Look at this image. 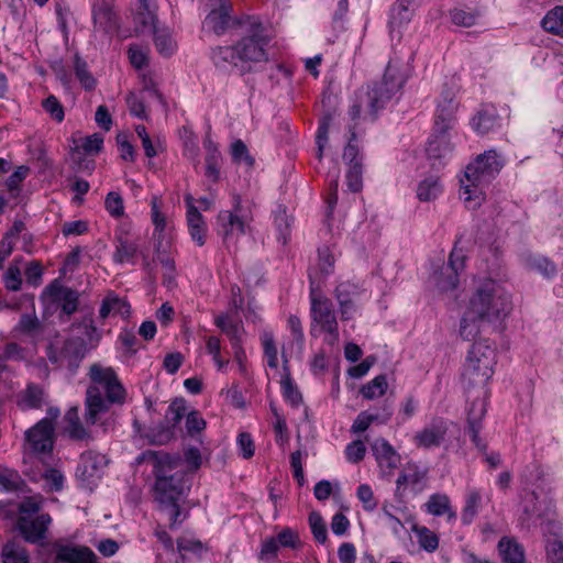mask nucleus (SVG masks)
<instances>
[{
    "instance_id": "nucleus-1",
    "label": "nucleus",
    "mask_w": 563,
    "mask_h": 563,
    "mask_svg": "<svg viewBox=\"0 0 563 563\" xmlns=\"http://www.w3.org/2000/svg\"><path fill=\"white\" fill-rule=\"evenodd\" d=\"M89 377L91 385L87 389L86 422L99 424L107 431L113 424L108 405L123 404L125 389L111 367L93 364L89 369Z\"/></svg>"
},
{
    "instance_id": "nucleus-2",
    "label": "nucleus",
    "mask_w": 563,
    "mask_h": 563,
    "mask_svg": "<svg viewBox=\"0 0 563 563\" xmlns=\"http://www.w3.org/2000/svg\"><path fill=\"white\" fill-rule=\"evenodd\" d=\"M153 472L156 481L155 499L161 507H169L179 503L187 488L186 475L178 470L179 460L166 453L151 454Z\"/></svg>"
},
{
    "instance_id": "nucleus-3",
    "label": "nucleus",
    "mask_w": 563,
    "mask_h": 563,
    "mask_svg": "<svg viewBox=\"0 0 563 563\" xmlns=\"http://www.w3.org/2000/svg\"><path fill=\"white\" fill-rule=\"evenodd\" d=\"M493 180V151H485L470 162L459 177L460 199L475 210L486 200V190Z\"/></svg>"
},
{
    "instance_id": "nucleus-4",
    "label": "nucleus",
    "mask_w": 563,
    "mask_h": 563,
    "mask_svg": "<svg viewBox=\"0 0 563 563\" xmlns=\"http://www.w3.org/2000/svg\"><path fill=\"white\" fill-rule=\"evenodd\" d=\"M493 309V279L490 273L476 280L475 290L470 298L468 307L460 325V334L464 340L473 339L479 331L475 321H489Z\"/></svg>"
},
{
    "instance_id": "nucleus-5",
    "label": "nucleus",
    "mask_w": 563,
    "mask_h": 563,
    "mask_svg": "<svg viewBox=\"0 0 563 563\" xmlns=\"http://www.w3.org/2000/svg\"><path fill=\"white\" fill-rule=\"evenodd\" d=\"M249 25V33L236 44L242 68L245 64L262 63L268 59L269 34L257 21H251Z\"/></svg>"
},
{
    "instance_id": "nucleus-6",
    "label": "nucleus",
    "mask_w": 563,
    "mask_h": 563,
    "mask_svg": "<svg viewBox=\"0 0 563 563\" xmlns=\"http://www.w3.org/2000/svg\"><path fill=\"white\" fill-rule=\"evenodd\" d=\"M405 81L406 79L399 69L389 64L383 80L376 82L367 92L371 113L374 114L376 111L384 108L389 100L396 97Z\"/></svg>"
},
{
    "instance_id": "nucleus-7",
    "label": "nucleus",
    "mask_w": 563,
    "mask_h": 563,
    "mask_svg": "<svg viewBox=\"0 0 563 563\" xmlns=\"http://www.w3.org/2000/svg\"><path fill=\"white\" fill-rule=\"evenodd\" d=\"M85 345L80 339L56 338L46 346V356L55 366L75 367L84 357Z\"/></svg>"
},
{
    "instance_id": "nucleus-8",
    "label": "nucleus",
    "mask_w": 563,
    "mask_h": 563,
    "mask_svg": "<svg viewBox=\"0 0 563 563\" xmlns=\"http://www.w3.org/2000/svg\"><path fill=\"white\" fill-rule=\"evenodd\" d=\"M187 411L186 401L184 399L174 400L167 408L166 420L170 424L168 428H162L157 433L154 430L146 431L141 427L139 421L133 422V428L142 438H146L152 444L167 443L174 435L173 428L177 427Z\"/></svg>"
},
{
    "instance_id": "nucleus-9",
    "label": "nucleus",
    "mask_w": 563,
    "mask_h": 563,
    "mask_svg": "<svg viewBox=\"0 0 563 563\" xmlns=\"http://www.w3.org/2000/svg\"><path fill=\"white\" fill-rule=\"evenodd\" d=\"M493 349L488 340H478L468 352L465 365V374L470 378L481 377L477 383L486 382L493 372Z\"/></svg>"
},
{
    "instance_id": "nucleus-10",
    "label": "nucleus",
    "mask_w": 563,
    "mask_h": 563,
    "mask_svg": "<svg viewBox=\"0 0 563 563\" xmlns=\"http://www.w3.org/2000/svg\"><path fill=\"white\" fill-rule=\"evenodd\" d=\"M309 278L312 287L310 295V314L312 319L310 333L311 335H318L319 331L336 325L338 321L332 301L329 298L314 292L313 285L316 282L312 273L309 274Z\"/></svg>"
},
{
    "instance_id": "nucleus-11",
    "label": "nucleus",
    "mask_w": 563,
    "mask_h": 563,
    "mask_svg": "<svg viewBox=\"0 0 563 563\" xmlns=\"http://www.w3.org/2000/svg\"><path fill=\"white\" fill-rule=\"evenodd\" d=\"M456 131L438 132L432 129V133L428 139L426 154L433 167H443L451 159L454 152V143L452 142Z\"/></svg>"
},
{
    "instance_id": "nucleus-12",
    "label": "nucleus",
    "mask_w": 563,
    "mask_h": 563,
    "mask_svg": "<svg viewBox=\"0 0 563 563\" xmlns=\"http://www.w3.org/2000/svg\"><path fill=\"white\" fill-rule=\"evenodd\" d=\"M459 102L452 89H444L437 103L433 129L438 132L455 131L457 124L456 112Z\"/></svg>"
},
{
    "instance_id": "nucleus-13",
    "label": "nucleus",
    "mask_w": 563,
    "mask_h": 563,
    "mask_svg": "<svg viewBox=\"0 0 563 563\" xmlns=\"http://www.w3.org/2000/svg\"><path fill=\"white\" fill-rule=\"evenodd\" d=\"M55 427L49 419L40 420L25 434V449L32 454H45L53 450Z\"/></svg>"
},
{
    "instance_id": "nucleus-14",
    "label": "nucleus",
    "mask_w": 563,
    "mask_h": 563,
    "mask_svg": "<svg viewBox=\"0 0 563 563\" xmlns=\"http://www.w3.org/2000/svg\"><path fill=\"white\" fill-rule=\"evenodd\" d=\"M466 254L463 249L454 246L449 257L448 267L437 278L441 291H452L459 286V275L465 268Z\"/></svg>"
},
{
    "instance_id": "nucleus-15",
    "label": "nucleus",
    "mask_w": 563,
    "mask_h": 563,
    "mask_svg": "<svg viewBox=\"0 0 563 563\" xmlns=\"http://www.w3.org/2000/svg\"><path fill=\"white\" fill-rule=\"evenodd\" d=\"M51 521V516L47 514L38 515L35 518L19 516L16 528L25 541L30 543H38L45 539V533Z\"/></svg>"
},
{
    "instance_id": "nucleus-16",
    "label": "nucleus",
    "mask_w": 563,
    "mask_h": 563,
    "mask_svg": "<svg viewBox=\"0 0 563 563\" xmlns=\"http://www.w3.org/2000/svg\"><path fill=\"white\" fill-rule=\"evenodd\" d=\"M44 295L57 305L63 314L68 317L76 312L78 308V292L63 286L57 280L45 288Z\"/></svg>"
},
{
    "instance_id": "nucleus-17",
    "label": "nucleus",
    "mask_w": 563,
    "mask_h": 563,
    "mask_svg": "<svg viewBox=\"0 0 563 563\" xmlns=\"http://www.w3.org/2000/svg\"><path fill=\"white\" fill-rule=\"evenodd\" d=\"M231 4L221 1L218 8L212 9L203 21V30L212 32L217 35H223L228 30L232 29L236 21L231 15Z\"/></svg>"
},
{
    "instance_id": "nucleus-18",
    "label": "nucleus",
    "mask_w": 563,
    "mask_h": 563,
    "mask_svg": "<svg viewBox=\"0 0 563 563\" xmlns=\"http://www.w3.org/2000/svg\"><path fill=\"white\" fill-rule=\"evenodd\" d=\"M446 431V422L441 418H437L421 431L417 432L413 437V441L419 448L430 449L440 446L444 440Z\"/></svg>"
},
{
    "instance_id": "nucleus-19",
    "label": "nucleus",
    "mask_w": 563,
    "mask_h": 563,
    "mask_svg": "<svg viewBox=\"0 0 563 563\" xmlns=\"http://www.w3.org/2000/svg\"><path fill=\"white\" fill-rule=\"evenodd\" d=\"M287 328L290 332V342L283 346L282 357L284 368L294 354L300 356L305 347V334L300 319L297 316H290L287 321Z\"/></svg>"
},
{
    "instance_id": "nucleus-20",
    "label": "nucleus",
    "mask_w": 563,
    "mask_h": 563,
    "mask_svg": "<svg viewBox=\"0 0 563 563\" xmlns=\"http://www.w3.org/2000/svg\"><path fill=\"white\" fill-rule=\"evenodd\" d=\"M422 0H397L390 9L389 27L391 34L400 31L412 19Z\"/></svg>"
},
{
    "instance_id": "nucleus-21",
    "label": "nucleus",
    "mask_w": 563,
    "mask_h": 563,
    "mask_svg": "<svg viewBox=\"0 0 563 563\" xmlns=\"http://www.w3.org/2000/svg\"><path fill=\"white\" fill-rule=\"evenodd\" d=\"M95 27L107 34L118 31L119 20L111 4L106 0H97L92 5Z\"/></svg>"
},
{
    "instance_id": "nucleus-22",
    "label": "nucleus",
    "mask_w": 563,
    "mask_h": 563,
    "mask_svg": "<svg viewBox=\"0 0 563 563\" xmlns=\"http://www.w3.org/2000/svg\"><path fill=\"white\" fill-rule=\"evenodd\" d=\"M219 232L222 234L225 241L235 236L245 234L249 222L247 219L235 212L222 211L218 217Z\"/></svg>"
},
{
    "instance_id": "nucleus-23",
    "label": "nucleus",
    "mask_w": 563,
    "mask_h": 563,
    "mask_svg": "<svg viewBox=\"0 0 563 563\" xmlns=\"http://www.w3.org/2000/svg\"><path fill=\"white\" fill-rule=\"evenodd\" d=\"M139 7L134 14V30L139 34L153 33L156 25V5L153 0H137Z\"/></svg>"
},
{
    "instance_id": "nucleus-24",
    "label": "nucleus",
    "mask_w": 563,
    "mask_h": 563,
    "mask_svg": "<svg viewBox=\"0 0 563 563\" xmlns=\"http://www.w3.org/2000/svg\"><path fill=\"white\" fill-rule=\"evenodd\" d=\"M488 404L489 396L487 391H485L484 397L482 399H474L468 409L467 420L470 424V431L472 433V441L481 450H485L486 444L482 443V440L478 434L481 430L479 422L486 415Z\"/></svg>"
},
{
    "instance_id": "nucleus-25",
    "label": "nucleus",
    "mask_w": 563,
    "mask_h": 563,
    "mask_svg": "<svg viewBox=\"0 0 563 563\" xmlns=\"http://www.w3.org/2000/svg\"><path fill=\"white\" fill-rule=\"evenodd\" d=\"M56 563H99L95 552L88 547L60 545L56 549Z\"/></svg>"
},
{
    "instance_id": "nucleus-26",
    "label": "nucleus",
    "mask_w": 563,
    "mask_h": 563,
    "mask_svg": "<svg viewBox=\"0 0 563 563\" xmlns=\"http://www.w3.org/2000/svg\"><path fill=\"white\" fill-rule=\"evenodd\" d=\"M107 465L104 455L93 452H88L81 455L80 463L77 467V475L81 476L84 481L93 483L96 478L100 477V472Z\"/></svg>"
},
{
    "instance_id": "nucleus-27",
    "label": "nucleus",
    "mask_w": 563,
    "mask_h": 563,
    "mask_svg": "<svg viewBox=\"0 0 563 563\" xmlns=\"http://www.w3.org/2000/svg\"><path fill=\"white\" fill-rule=\"evenodd\" d=\"M47 394L45 389L35 384L29 383L18 395V406L23 410L40 409L46 404Z\"/></svg>"
},
{
    "instance_id": "nucleus-28",
    "label": "nucleus",
    "mask_w": 563,
    "mask_h": 563,
    "mask_svg": "<svg viewBox=\"0 0 563 563\" xmlns=\"http://www.w3.org/2000/svg\"><path fill=\"white\" fill-rule=\"evenodd\" d=\"M210 58L213 65L222 71H230L241 65L236 45L217 46L211 49Z\"/></svg>"
},
{
    "instance_id": "nucleus-29",
    "label": "nucleus",
    "mask_w": 563,
    "mask_h": 563,
    "mask_svg": "<svg viewBox=\"0 0 563 563\" xmlns=\"http://www.w3.org/2000/svg\"><path fill=\"white\" fill-rule=\"evenodd\" d=\"M187 203V222L189 234L199 246L203 245L206 242V224L202 216L198 211V209L194 206L191 198H186Z\"/></svg>"
},
{
    "instance_id": "nucleus-30",
    "label": "nucleus",
    "mask_w": 563,
    "mask_h": 563,
    "mask_svg": "<svg viewBox=\"0 0 563 563\" xmlns=\"http://www.w3.org/2000/svg\"><path fill=\"white\" fill-rule=\"evenodd\" d=\"M214 324L228 336L231 346L243 344L244 328L241 322L234 321L229 313L216 316Z\"/></svg>"
},
{
    "instance_id": "nucleus-31",
    "label": "nucleus",
    "mask_w": 563,
    "mask_h": 563,
    "mask_svg": "<svg viewBox=\"0 0 563 563\" xmlns=\"http://www.w3.org/2000/svg\"><path fill=\"white\" fill-rule=\"evenodd\" d=\"M129 314L130 305L125 301L124 298H121L112 291L107 294L99 309V317L101 319H107L114 316L128 317Z\"/></svg>"
},
{
    "instance_id": "nucleus-32",
    "label": "nucleus",
    "mask_w": 563,
    "mask_h": 563,
    "mask_svg": "<svg viewBox=\"0 0 563 563\" xmlns=\"http://www.w3.org/2000/svg\"><path fill=\"white\" fill-rule=\"evenodd\" d=\"M151 217L154 224L153 236L155 243H158L161 240H163V243L169 241L167 234L168 221L166 216L162 212V200L157 196H153L151 199Z\"/></svg>"
},
{
    "instance_id": "nucleus-33",
    "label": "nucleus",
    "mask_w": 563,
    "mask_h": 563,
    "mask_svg": "<svg viewBox=\"0 0 563 563\" xmlns=\"http://www.w3.org/2000/svg\"><path fill=\"white\" fill-rule=\"evenodd\" d=\"M497 548L504 563H525L523 548L516 539L504 537Z\"/></svg>"
},
{
    "instance_id": "nucleus-34",
    "label": "nucleus",
    "mask_w": 563,
    "mask_h": 563,
    "mask_svg": "<svg viewBox=\"0 0 563 563\" xmlns=\"http://www.w3.org/2000/svg\"><path fill=\"white\" fill-rule=\"evenodd\" d=\"M443 192V185L438 176L431 175L417 185L416 196L421 202H430L438 199Z\"/></svg>"
},
{
    "instance_id": "nucleus-35",
    "label": "nucleus",
    "mask_w": 563,
    "mask_h": 563,
    "mask_svg": "<svg viewBox=\"0 0 563 563\" xmlns=\"http://www.w3.org/2000/svg\"><path fill=\"white\" fill-rule=\"evenodd\" d=\"M373 452L380 467L396 468L399 463V455L393 446L384 439H377L373 443Z\"/></svg>"
},
{
    "instance_id": "nucleus-36",
    "label": "nucleus",
    "mask_w": 563,
    "mask_h": 563,
    "mask_svg": "<svg viewBox=\"0 0 563 563\" xmlns=\"http://www.w3.org/2000/svg\"><path fill=\"white\" fill-rule=\"evenodd\" d=\"M512 308L510 294L504 287L495 286V319H500L499 330L504 331L507 328L505 321Z\"/></svg>"
},
{
    "instance_id": "nucleus-37",
    "label": "nucleus",
    "mask_w": 563,
    "mask_h": 563,
    "mask_svg": "<svg viewBox=\"0 0 563 563\" xmlns=\"http://www.w3.org/2000/svg\"><path fill=\"white\" fill-rule=\"evenodd\" d=\"M1 563H30L29 551L14 540L7 541L0 551Z\"/></svg>"
},
{
    "instance_id": "nucleus-38",
    "label": "nucleus",
    "mask_w": 563,
    "mask_h": 563,
    "mask_svg": "<svg viewBox=\"0 0 563 563\" xmlns=\"http://www.w3.org/2000/svg\"><path fill=\"white\" fill-rule=\"evenodd\" d=\"M424 510L433 516H442L448 514V519H455L456 514L452 510L450 498L445 494H433L423 505Z\"/></svg>"
},
{
    "instance_id": "nucleus-39",
    "label": "nucleus",
    "mask_w": 563,
    "mask_h": 563,
    "mask_svg": "<svg viewBox=\"0 0 563 563\" xmlns=\"http://www.w3.org/2000/svg\"><path fill=\"white\" fill-rule=\"evenodd\" d=\"M169 241L163 243V240L155 243L156 258L164 268V278L167 286H172L175 279L174 258L167 253Z\"/></svg>"
},
{
    "instance_id": "nucleus-40",
    "label": "nucleus",
    "mask_w": 563,
    "mask_h": 563,
    "mask_svg": "<svg viewBox=\"0 0 563 563\" xmlns=\"http://www.w3.org/2000/svg\"><path fill=\"white\" fill-rule=\"evenodd\" d=\"M153 34L155 47L161 55L167 57L176 52L177 44L168 27L158 26Z\"/></svg>"
},
{
    "instance_id": "nucleus-41",
    "label": "nucleus",
    "mask_w": 563,
    "mask_h": 563,
    "mask_svg": "<svg viewBox=\"0 0 563 563\" xmlns=\"http://www.w3.org/2000/svg\"><path fill=\"white\" fill-rule=\"evenodd\" d=\"M559 529L560 526L552 521L543 528L544 531L553 534V539H549L547 544L548 556L553 563H563V541L558 536Z\"/></svg>"
},
{
    "instance_id": "nucleus-42",
    "label": "nucleus",
    "mask_w": 563,
    "mask_h": 563,
    "mask_svg": "<svg viewBox=\"0 0 563 563\" xmlns=\"http://www.w3.org/2000/svg\"><path fill=\"white\" fill-rule=\"evenodd\" d=\"M65 431L74 440H85L88 438V432L80 423L79 412L77 407H71L67 410L64 417Z\"/></svg>"
},
{
    "instance_id": "nucleus-43",
    "label": "nucleus",
    "mask_w": 563,
    "mask_h": 563,
    "mask_svg": "<svg viewBox=\"0 0 563 563\" xmlns=\"http://www.w3.org/2000/svg\"><path fill=\"white\" fill-rule=\"evenodd\" d=\"M261 344L263 347L264 358L269 368L277 371L278 368V350L275 343L273 332L264 331L261 336Z\"/></svg>"
},
{
    "instance_id": "nucleus-44",
    "label": "nucleus",
    "mask_w": 563,
    "mask_h": 563,
    "mask_svg": "<svg viewBox=\"0 0 563 563\" xmlns=\"http://www.w3.org/2000/svg\"><path fill=\"white\" fill-rule=\"evenodd\" d=\"M472 130L479 134H487L493 128V114L489 106L482 107L471 119Z\"/></svg>"
},
{
    "instance_id": "nucleus-45",
    "label": "nucleus",
    "mask_w": 563,
    "mask_h": 563,
    "mask_svg": "<svg viewBox=\"0 0 563 563\" xmlns=\"http://www.w3.org/2000/svg\"><path fill=\"white\" fill-rule=\"evenodd\" d=\"M285 374L282 376L280 379V386H282V394L286 402H288L291 407H299V405L302 401V396L300 391L298 390L297 386L291 380L288 368H284Z\"/></svg>"
},
{
    "instance_id": "nucleus-46",
    "label": "nucleus",
    "mask_w": 563,
    "mask_h": 563,
    "mask_svg": "<svg viewBox=\"0 0 563 563\" xmlns=\"http://www.w3.org/2000/svg\"><path fill=\"white\" fill-rule=\"evenodd\" d=\"M542 27L552 34L563 35V7L559 5L547 13L542 19Z\"/></svg>"
},
{
    "instance_id": "nucleus-47",
    "label": "nucleus",
    "mask_w": 563,
    "mask_h": 563,
    "mask_svg": "<svg viewBox=\"0 0 563 563\" xmlns=\"http://www.w3.org/2000/svg\"><path fill=\"white\" fill-rule=\"evenodd\" d=\"M423 477L424 473L421 472L417 466L406 467L396 481V494L400 495L405 486L416 485L420 483Z\"/></svg>"
},
{
    "instance_id": "nucleus-48",
    "label": "nucleus",
    "mask_w": 563,
    "mask_h": 563,
    "mask_svg": "<svg viewBox=\"0 0 563 563\" xmlns=\"http://www.w3.org/2000/svg\"><path fill=\"white\" fill-rule=\"evenodd\" d=\"M388 384L385 375H378L362 387L361 394L366 399L382 397L387 390Z\"/></svg>"
},
{
    "instance_id": "nucleus-49",
    "label": "nucleus",
    "mask_w": 563,
    "mask_h": 563,
    "mask_svg": "<svg viewBox=\"0 0 563 563\" xmlns=\"http://www.w3.org/2000/svg\"><path fill=\"white\" fill-rule=\"evenodd\" d=\"M482 12L476 10H464V9H453L450 12L451 21L459 26L470 27L476 24L477 20L481 18Z\"/></svg>"
},
{
    "instance_id": "nucleus-50",
    "label": "nucleus",
    "mask_w": 563,
    "mask_h": 563,
    "mask_svg": "<svg viewBox=\"0 0 563 563\" xmlns=\"http://www.w3.org/2000/svg\"><path fill=\"white\" fill-rule=\"evenodd\" d=\"M177 549L181 556H185L186 554L200 556L207 551V548L201 541L190 537H180L177 540Z\"/></svg>"
},
{
    "instance_id": "nucleus-51",
    "label": "nucleus",
    "mask_w": 563,
    "mask_h": 563,
    "mask_svg": "<svg viewBox=\"0 0 563 563\" xmlns=\"http://www.w3.org/2000/svg\"><path fill=\"white\" fill-rule=\"evenodd\" d=\"M482 498L481 495L472 490L467 494L465 506L462 511V521L464 523H471L475 516L478 514L481 508Z\"/></svg>"
},
{
    "instance_id": "nucleus-52",
    "label": "nucleus",
    "mask_w": 563,
    "mask_h": 563,
    "mask_svg": "<svg viewBox=\"0 0 563 563\" xmlns=\"http://www.w3.org/2000/svg\"><path fill=\"white\" fill-rule=\"evenodd\" d=\"M539 496L536 490H531L526 494L523 498V511L527 515H537L538 517H541L548 512L551 511V501L547 507H542L541 503H538Z\"/></svg>"
},
{
    "instance_id": "nucleus-53",
    "label": "nucleus",
    "mask_w": 563,
    "mask_h": 563,
    "mask_svg": "<svg viewBox=\"0 0 563 563\" xmlns=\"http://www.w3.org/2000/svg\"><path fill=\"white\" fill-rule=\"evenodd\" d=\"M412 530L416 532L418 542L422 549L433 552L439 545L438 537L426 527L415 525Z\"/></svg>"
},
{
    "instance_id": "nucleus-54",
    "label": "nucleus",
    "mask_w": 563,
    "mask_h": 563,
    "mask_svg": "<svg viewBox=\"0 0 563 563\" xmlns=\"http://www.w3.org/2000/svg\"><path fill=\"white\" fill-rule=\"evenodd\" d=\"M4 287L10 291H18L22 286L21 269L16 264V261L12 263L2 276Z\"/></svg>"
},
{
    "instance_id": "nucleus-55",
    "label": "nucleus",
    "mask_w": 563,
    "mask_h": 563,
    "mask_svg": "<svg viewBox=\"0 0 563 563\" xmlns=\"http://www.w3.org/2000/svg\"><path fill=\"white\" fill-rule=\"evenodd\" d=\"M283 548L276 537H271L262 542L258 560L265 562L275 561Z\"/></svg>"
},
{
    "instance_id": "nucleus-56",
    "label": "nucleus",
    "mask_w": 563,
    "mask_h": 563,
    "mask_svg": "<svg viewBox=\"0 0 563 563\" xmlns=\"http://www.w3.org/2000/svg\"><path fill=\"white\" fill-rule=\"evenodd\" d=\"M40 328L41 323L35 314L24 313L15 325V331L29 336H34L37 334Z\"/></svg>"
},
{
    "instance_id": "nucleus-57",
    "label": "nucleus",
    "mask_w": 563,
    "mask_h": 563,
    "mask_svg": "<svg viewBox=\"0 0 563 563\" xmlns=\"http://www.w3.org/2000/svg\"><path fill=\"white\" fill-rule=\"evenodd\" d=\"M207 352L212 356V360L218 371H223L229 361L221 356V342L217 336H209L206 343Z\"/></svg>"
},
{
    "instance_id": "nucleus-58",
    "label": "nucleus",
    "mask_w": 563,
    "mask_h": 563,
    "mask_svg": "<svg viewBox=\"0 0 563 563\" xmlns=\"http://www.w3.org/2000/svg\"><path fill=\"white\" fill-rule=\"evenodd\" d=\"M528 264L531 268L538 271L545 277H552L556 273V266L549 258L533 255L528 260Z\"/></svg>"
},
{
    "instance_id": "nucleus-59",
    "label": "nucleus",
    "mask_w": 563,
    "mask_h": 563,
    "mask_svg": "<svg viewBox=\"0 0 563 563\" xmlns=\"http://www.w3.org/2000/svg\"><path fill=\"white\" fill-rule=\"evenodd\" d=\"M231 155L236 164H244L247 167L253 166L254 159L243 141L236 140L231 145Z\"/></svg>"
},
{
    "instance_id": "nucleus-60",
    "label": "nucleus",
    "mask_w": 563,
    "mask_h": 563,
    "mask_svg": "<svg viewBox=\"0 0 563 563\" xmlns=\"http://www.w3.org/2000/svg\"><path fill=\"white\" fill-rule=\"evenodd\" d=\"M345 178L349 190L352 192H358L363 187L362 164L356 162L349 166Z\"/></svg>"
},
{
    "instance_id": "nucleus-61",
    "label": "nucleus",
    "mask_w": 563,
    "mask_h": 563,
    "mask_svg": "<svg viewBox=\"0 0 563 563\" xmlns=\"http://www.w3.org/2000/svg\"><path fill=\"white\" fill-rule=\"evenodd\" d=\"M136 245L129 242L128 240H119L113 258L118 263H124L131 261L136 254Z\"/></svg>"
},
{
    "instance_id": "nucleus-62",
    "label": "nucleus",
    "mask_w": 563,
    "mask_h": 563,
    "mask_svg": "<svg viewBox=\"0 0 563 563\" xmlns=\"http://www.w3.org/2000/svg\"><path fill=\"white\" fill-rule=\"evenodd\" d=\"M360 294L361 292L358 287L351 283H342L335 289V297L339 305H344L347 301L356 300Z\"/></svg>"
},
{
    "instance_id": "nucleus-63",
    "label": "nucleus",
    "mask_w": 563,
    "mask_h": 563,
    "mask_svg": "<svg viewBox=\"0 0 563 563\" xmlns=\"http://www.w3.org/2000/svg\"><path fill=\"white\" fill-rule=\"evenodd\" d=\"M274 222L278 230V241L286 244L290 234V217L285 211H278L275 213Z\"/></svg>"
},
{
    "instance_id": "nucleus-64",
    "label": "nucleus",
    "mask_w": 563,
    "mask_h": 563,
    "mask_svg": "<svg viewBox=\"0 0 563 563\" xmlns=\"http://www.w3.org/2000/svg\"><path fill=\"white\" fill-rule=\"evenodd\" d=\"M356 496L363 505L365 511H373L377 507V501L374 497L372 487L368 484H361L357 487Z\"/></svg>"
}]
</instances>
